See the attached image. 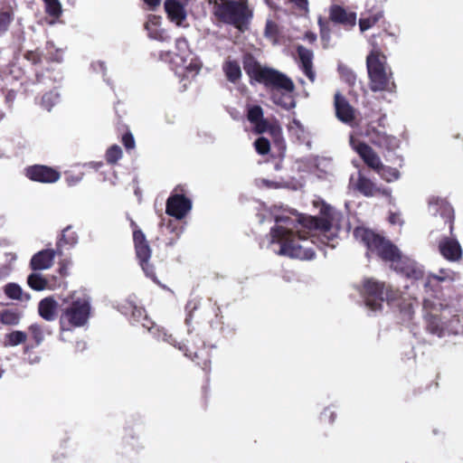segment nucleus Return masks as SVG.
Returning a JSON list of instances; mask_svg holds the SVG:
<instances>
[{"instance_id":"nucleus-1","label":"nucleus","mask_w":463,"mask_h":463,"mask_svg":"<svg viewBox=\"0 0 463 463\" xmlns=\"http://www.w3.org/2000/svg\"><path fill=\"white\" fill-rule=\"evenodd\" d=\"M288 219L276 218L277 223H288ZM298 222L303 230L294 232L283 225L277 224L273 226L269 231L270 243L279 245L277 254L280 256L312 260L316 255L315 250L302 243L310 239L313 244H317L318 241L326 244L329 237L326 233L331 231L333 220L328 216H301Z\"/></svg>"},{"instance_id":"nucleus-2","label":"nucleus","mask_w":463,"mask_h":463,"mask_svg":"<svg viewBox=\"0 0 463 463\" xmlns=\"http://www.w3.org/2000/svg\"><path fill=\"white\" fill-rule=\"evenodd\" d=\"M361 295L365 306L372 311H381L383 302L389 307L397 308L400 313L411 317L413 313L412 304L402 291L383 281L373 278L363 281Z\"/></svg>"},{"instance_id":"nucleus-3","label":"nucleus","mask_w":463,"mask_h":463,"mask_svg":"<svg viewBox=\"0 0 463 463\" xmlns=\"http://www.w3.org/2000/svg\"><path fill=\"white\" fill-rule=\"evenodd\" d=\"M354 237L362 242L368 252L376 254L383 261L392 262L394 269L405 273L407 277L419 279L422 277V271L416 269L399 267L402 254L399 249L383 235L364 227H356L353 232Z\"/></svg>"},{"instance_id":"nucleus-4","label":"nucleus","mask_w":463,"mask_h":463,"mask_svg":"<svg viewBox=\"0 0 463 463\" xmlns=\"http://www.w3.org/2000/svg\"><path fill=\"white\" fill-rule=\"evenodd\" d=\"M429 206L433 210L434 214H439L444 220L449 227V234L442 237L438 243L440 255L449 261H459L462 259L463 250L454 233V208L447 199L439 196H431L429 199Z\"/></svg>"},{"instance_id":"nucleus-5","label":"nucleus","mask_w":463,"mask_h":463,"mask_svg":"<svg viewBox=\"0 0 463 463\" xmlns=\"http://www.w3.org/2000/svg\"><path fill=\"white\" fill-rule=\"evenodd\" d=\"M209 4L217 22L233 26L241 33L249 29L253 11L248 0H209Z\"/></svg>"},{"instance_id":"nucleus-6","label":"nucleus","mask_w":463,"mask_h":463,"mask_svg":"<svg viewBox=\"0 0 463 463\" xmlns=\"http://www.w3.org/2000/svg\"><path fill=\"white\" fill-rule=\"evenodd\" d=\"M242 65L250 80L263 84L266 88L282 90L287 92H292L295 90V85L291 79L279 71L262 67L250 53H246L243 56Z\"/></svg>"},{"instance_id":"nucleus-7","label":"nucleus","mask_w":463,"mask_h":463,"mask_svg":"<svg viewBox=\"0 0 463 463\" xmlns=\"http://www.w3.org/2000/svg\"><path fill=\"white\" fill-rule=\"evenodd\" d=\"M423 309L427 330L433 335L442 336L445 332L457 333L460 323L458 315H452L448 306L436 304L431 299H424Z\"/></svg>"},{"instance_id":"nucleus-8","label":"nucleus","mask_w":463,"mask_h":463,"mask_svg":"<svg viewBox=\"0 0 463 463\" xmlns=\"http://www.w3.org/2000/svg\"><path fill=\"white\" fill-rule=\"evenodd\" d=\"M165 340L180 351L184 352V355L194 361L200 366L205 373L206 381L209 382V374L211 372V352L205 344L201 339H194L193 336L187 340V344H180L172 335H166Z\"/></svg>"},{"instance_id":"nucleus-9","label":"nucleus","mask_w":463,"mask_h":463,"mask_svg":"<svg viewBox=\"0 0 463 463\" xmlns=\"http://www.w3.org/2000/svg\"><path fill=\"white\" fill-rule=\"evenodd\" d=\"M71 298V303L62 310L60 317L61 330L83 326L90 317L91 307L88 298H75L74 295Z\"/></svg>"},{"instance_id":"nucleus-10","label":"nucleus","mask_w":463,"mask_h":463,"mask_svg":"<svg viewBox=\"0 0 463 463\" xmlns=\"http://www.w3.org/2000/svg\"><path fill=\"white\" fill-rule=\"evenodd\" d=\"M366 67L372 91H394L396 86L392 80V72L386 71V60L378 59L374 54H368Z\"/></svg>"},{"instance_id":"nucleus-11","label":"nucleus","mask_w":463,"mask_h":463,"mask_svg":"<svg viewBox=\"0 0 463 463\" xmlns=\"http://www.w3.org/2000/svg\"><path fill=\"white\" fill-rule=\"evenodd\" d=\"M24 58L33 66L36 83H55L61 79V71L52 67L49 62L45 67H42L43 53L38 50L26 51Z\"/></svg>"},{"instance_id":"nucleus-12","label":"nucleus","mask_w":463,"mask_h":463,"mask_svg":"<svg viewBox=\"0 0 463 463\" xmlns=\"http://www.w3.org/2000/svg\"><path fill=\"white\" fill-rule=\"evenodd\" d=\"M133 242L136 257L146 276L151 279L154 282L159 284L155 268L149 261L152 250L146 235L141 230H136L133 232Z\"/></svg>"},{"instance_id":"nucleus-13","label":"nucleus","mask_w":463,"mask_h":463,"mask_svg":"<svg viewBox=\"0 0 463 463\" xmlns=\"http://www.w3.org/2000/svg\"><path fill=\"white\" fill-rule=\"evenodd\" d=\"M364 136L373 146L388 152L394 151L400 146V140L396 137L379 129L373 122H369L366 125Z\"/></svg>"},{"instance_id":"nucleus-14","label":"nucleus","mask_w":463,"mask_h":463,"mask_svg":"<svg viewBox=\"0 0 463 463\" xmlns=\"http://www.w3.org/2000/svg\"><path fill=\"white\" fill-rule=\"evenodd\" d=\"M364 136L373 146L388 152L394 151L400 146V140L396 137L379 129L373 122H369L366 125Z\"/></svg>"},{"instance_id":"nucleus-15","label":"nucleus","mask_w":463,"mask_h":463,"mask_svg":"<svg viewBox=\"0 0 463 463\" xmlns=\"http://www.w3.org/2000/svg\"><path fill=\"white\" fill-rule=\"evenodd\" d=\"M24 175L29 180L42 184H54L61 178L58 168L40 164L26 166Z\"/></svg>"},{"instance_id":"nucleus-16","label":"nucleus","mask_w":463,"mask_h":463,"mask_svg":"<svg viewBox=\"0 0 463 463\" xmlns=\"http://www.w3.org/2000/svg\"><path fill=\"white\" fill-rule=\"evenodd\" d=\"M192 209V201L184 194H172L166 200L165 213L182 220Z\"/></svg>"},{"instance_id":"nucleus-17","label":"nucleus","mask_w":463,"mask_h":463,"mask_svg":"<svg viewBox=\"0 0 463 463\" xmlns=\"http://www.w3.org/2000/svg\"><path fill=\"white\" fill-rule=\"evenodd\" d=\"M329 21L341 25L345 30H351L356 24V13L348 11L339 5H332L328 11Z\"/></svg>"},{"instance_id":"nucleus-18","label":"nucleus","mask_w":463,"mask_h":463,"mask_svg":"<svg viewBox=\"0 0 463 463\" xmlns=\"http://www.w3.org/2000/svg\"><path fill=\"white\" fill-rule=\"evenodd\" d=\"M354 150L368 167L374 170L376 173H381V170L383 168V164L377 153L368 144L359 142L355 146Z\"/></svg>"},{"instance_id":"nucleus-19","label":"nucleus","mask_w":463,"mask_h":463,"mask_svg":"<svg viewBox=\"0 0 463 463\" xmlns=\"http://www.w3.org/2000/svg\"><path fill=\"white\" fill-rule=\"evenodd\" d=\"M336 118L343 123L352 124L355 119L354 109L349 104L345 97L336 92L334 97Z\"/></svg>"},{"instance_id":"nucleus-20","label":"nucleus","mask_w":463,"mask_h":463,"mask_svg":"<svg viewBox=\"0 0 463 463\" xmlns=\"http://www.w3.org/2000/svg\"><path fill=\"white\" fill-rule=\"evenodd\" d=\"M27 284L35 291H43L45 289L52 290L61 286V282H57L54 276L45 278L42 274L36 272L31 273L27 277Z\"/></svg>"},{"instance_id":"nucleus-21","label":"nucleus","mask_w":463,"mask_h":463,"mask_svg":"<svg viewBox=\"0 0 463 463\" xmlns=\"http://www.w3.org/2000/svg\"><path fill=\"white\" fill-rule=\"evenodd\" d=\"M56 254L57 250L52 249H46L38 251L32 257L30 260L31 269L36 271L51 268Z\"/></svg>"},{"instance_id":"nucleus-22","label":"nucleus","mask_w":463,"mask_h":463,"mask_svg":"<svg viewBox=\"0 0 463 463\" xmlns=\"http://www.w3.org/2000/svg\"><path fill=\"white\" fill-rule=\"evenodd\" d=\"M297 52L299 59V67L303 73L311 82L316 80V73L313 70V52L302 45L297 47Z\"/></svg>"},{"instance_id":"nucleus-23","label":"nucleus","mask_w":463,"mask_h":463,"mask_svg":"<svg viewBox=\"0 0 463 463\" xmlns=\"http://www.w3.org/2000/svg\"><path fill=\"white\" fill-rule=\"evenodd\" d=\"M354 189L366 197H373L381 192L376 184L366 177L361 171L358 172Z\"/></svg>"},{"instance_id":"nucleus-24","label":"nucleus","mask_w":463,"mask_h":463,"mask_svg":"<svg viewBox=\"0 0 463 463\" xmlns=\"http://www.w3.org/2000/svg\"><path fill=\"white\" fill-rule=\"evenodd\" d=\"M58 310V302L53 297H46L40 300L38 304V313L42 318L46 321L56 319Z\"/></svg>"},{"instance_id":"nucleus-25","label":"nucleus","mask_w":463,"mask_h":463,"mask_svg":"<svg viewBox=\"0 0 463 463\" xmlns=\"http://www.w3.org/2000/svg\"><path fill=\"white\" fill-rule=\"evenodd\" d=\"M175 59L182 61V65L175 69V73L181 78V80L194 77L201 70V66L198 62L190 61V62L186 63V60L184 56L180 54H175Z\"/></svg>"},{"instance_id":"nucleus-26","label":"nucleus","mask_w":463,"mask_h":463,"mask_svg":"<svg viewBox=\"0 0 463 463\" xmlns=\"http://www.w3.org/2000/svg\"><path fill=\"white\" fill-rule=\"evenodd\" d=\"M392 36V35L386 30H383L379 33L373 34L369 40V43L373 47L369 54H374L377 55L378 59L386 60V57L383 52L385 49L384 39L391 38Z\"/></svg>"},{"instance_id":"nucleus-27","label":"nucleus","mask_w":463,"mask_h":463,"mask_svg":"<svg viewBox=\"0 0 463 463\" xmlns=\"http://www.w3.org/2000/svg\"><path fill=\"white\" fill-rule=\"evenodd\" d=\"M165 10L171 21L180 23L185 19V12L184 6L177 0H165Z\"/></svg>"},{"instance_id":"nucleus-28","label":"nucleus","mask_w":463,"mask_h":463,"mask_svg":"<svg viewBox=\"0 0 463 463\" xmlns=\"http://www.w3.org/2000/svg\"><path fill=\"white\" fill-rule=\"evenodd\" d=\"M78 242L77 233L71 230V226H67L62 230L61 238L56 243L58 255H62V248L65 246L73 247Z\"/></svg>"},{"instance_id":"nucleus-29","label":"nucleus","mask_w":463,"mask_h":463,"mask_svg":"<svg viewBox=\"0 0 463 463\" xmlns=\"http://www.w3.org/2000/svg\"><path fill=\"white\" fill-rule=\"evenodd\" d=\"M222 70L226 79L232 83H236L241 78V70L237 61H225Z\"/></svg>"},{"instance_id":"nucleus-30","label":"nucleus","mask_w":463,"mask_h":463,"mask_svg":"<svg viewBox=\"0 0 463 463\" xmlns=\"http://www.w3.org/2000/svg\"><path fill=\"white\" fill-rule=\"evenodd\" d=\"M14 19V13L11 6L5 5L0 8V33H5L9 30Z\"/></svg>"},{"instance_id":"nucleus-31","label":"nucleus","mask_w":463,"mask_h":463,"mask_svg":"<svg viewBox=\"0 0 463 463\" xmlns=\"http://www.w3.org/2000/svg\"><path fill=\"white\" fill-rule=\"evenodd\" d=\"M383 19V13L382 11L370 14L365 17L359 19V28L361 32L367 31L377 24L381 20Z\"/></svg>"},{"instance_id":"nucleus-32","label":"nucleus","mask_w":463,"mask_h":463,"mask_svg":"<svg viewBox=\"0 0 463 463\" xmlns=\"http://www.w3.org/2000/svg\"><path fill=\"white\" fill-rule=\"evenodd\" d=\"M337 71L340 75V79L344 82H345L351 88H354L355 86L357 76L351 68L345 64H339L337 67Z\"/></svg>"},{"instance_id":"nucleus-33","label":"nucleus","mask_w":463,"mask_h":463,"mask_svg":"<svg viewBox=\"0 0 463 463\" xmlns=\"http://www.w3.org/2000/svg\"><path fill=\"white\" fill-rule=\"evenodd\" d=\"M20 314L14 309H3L0 311V323L4 326H16L20 321Z\"/></svg>"},{"instance_id":"nucleus-34","label":"nucleus","mask_w":463,"mask_h":463,"mask_svg":"<svg viewBox=\"0 0 463 463\" xmlns=\"http://www.w3.org/2000/svg\"><path fill=\"white\" fill-rule=\"evenodd\" d=\"M253 125H254V131L257 134H263L265 132H269L271 135L275 136V135L280 133V128L279 126L270 124L264 118H261L260 121H257V123H254Z\"/></svg>"},{"instance_id":"nucleus-35","label":"nucleus","mask_w":463,"mask_h":463,"mask_svg":"<svg viewBox=\"0 0 463 463\" xmlns=\"http://www.w3.org/2000/svg\"><path fill=\"white\" fill-rule=\"evenodd\" d=\"M44 3L45 13L57 20L61 17L62 14L61 5L59 0H43Z\"/></svg>"},{"instance_id":"nucleus-36","label":"nucleus","mask_w":463,"mask_h":463,"mask_svg":"<svg viewBox=\"0 0 463 463\" xmlns=\"http://www.w3.org/2000/svg\"><path fill=\"white\" fill-rule=\"evenodd\" d=\"M457 274L453 271L446 272L444 269L439 270V274L430 276L424 284L425 288H429L431 284H437L445 280L453 281Z\"/></svg>"},{"instance_id":"nucleus-37","label":"nucleus","mask_w":463,"mask_h":463,"mask_svg":"<svg viewBox=\"0 0 463 463\" xmlns=\"http://www.w3.org/2000/svg\"><path fill=\"white\" fill-rule=\"evenodd\" d=\"M279 24L272 21L268 20L266 22L265 29H264V35L267 39L272 41L274 43H278L279 38Z\"/></svg>"},{"instance_id":"nucleus-38","label":"nucleus","mask_w":463,"mask_h":463,"mask_svg":"<svg viewBox=\"0 0 463 463\" xmlns=\"http://www.w3.org/2000/svg\"><path fill=\"white\" fill-rule=\"evenodd\" d=\"M5 294L11 299L22 300L23 289L16 283H8L4 288Z\"/></svg>"},{"instance_id":"nucleus-39","label":"nucleus","mask_w":463,"mask_h":463,"mask_svg":"<svg viewBox=\"0 0 463 463\" xmlns=\"http://www.w3.org/2000/svg\"><path fill=\"white\" fill-rule=\"evenodd\" d=\"M109 164L114 165L122 157V149L118 145H113L108 148L105 155Z\"/></svg>"},{"instance_id":"nucleus-40","label":"nucleus","mask_w":463,"mask_h":463,"mask_svg":"<svg viewBox=\"0 0 463 463\" xmlns=\"http://www.w3.org/2000/svg\"><path fill=\"white\" fill-rule=\"evenodd\" d=\"M27 335L23 331H13L6 335V341L9 345L15 346L26 341Z\"/></svg>"},{"instance_id":"nucleus-41","label":"nucleus","mask_w":463,"mask_h":463,"mask_svg":"<svg viewBox=\"0 0 463 463\" xmlns=\"http://www.w3.org/2000/svg\"><path fill=\"white\" fill-rule=\"evenodd\" d=\"M247 118L251 123H257L263 118V109L260 105H253L248 108Z\"/></svg>"},{"instance_id":"nucleus-42","label":"nucleus","mask_w":463,"mask_h":463,"mask_svg":"<svg viewBox=\"0 0 463 463\" xmlns=\"http://www.w3.org/2000/svg\"><path fill=\"white\" fill-rule=\"evenodd\" d=\"M387 182H392L397 180L400 177V172L393 167L385 166L383 165V168L381 170V173H377Z\"/></svg>"},{"instance_id":"nucleus-43","label":"nucleus","mask_w":463,"mask_h":463,"mask_svg":"<svg viewBox=\"0 0 463 463\" xmlns=\"http://www.w3.org/2000/svg\"><path fill=\"white\" fill-rule=\"evenodd\" d=\"M28 330L32 335V338L35 342V345H41L44 339L43 329L42 326L38 324H33L29 326Z\"/></svg>"},{"instance_id":"nucleus-44","label":"nucleus","mask_w":463,"mask_h":463,"mask_svg":"<svg viewBox=\"0 0 463 463\" xmlns=\"http://www.w3.org/2000/svg\"><path fill=\"white\" fill-rule=\"evenodd\" d=\"M254 147L258 154L267 155L270 150V143L266 137H259L254 142Z\"/></svg>"},{"instance_id":"nucleus-45","label":"nucleus","mask_w":463,"mask_h":463,"mask_svg":"<svg viewBox=\"0 0 463 463\" xmlns=\"http://www.w3.org/2000/svg\"><path fill=\"white\" fill-rule=\"evenodd\" d=\"M59 96L57 93L53 91L46 92L42 97V106L45 108L46 109L50 110L52 107L54 105L56 100L58 99Z\"/></svg>"},{"instance_id":"nucleus-46","label":"nucleus","mask_w":463,"mask_h":463,"mask_svg":"<svg viewBox=\"0 0 463 463\" xmlns=\"http://www.w3.org/2000/svg\"><path fill=\"white\" fill-rule=\"evenodd\" d=\"M330 23L331 22L329 21V19L326 20L322 17L318 18L317 24H318L319 30H320V36L323 41L329 40V36H330L329 24H330Z\"/></svg>"},{"instance_id":"nucleus-47","label":"nucleus","mask_w":463,"mask_h":463,"mask_svg":"<svg viewBox=\"0 0 463 463\" xmlns=\"http://www.w3.org/2000/svg\"><path fill=\"white\" fill-rule=\"evenodd\" d=\"M175 48L179 52L178 54L182 55L188 51L189 44L184 37H180L175 40Z\"/></svg>"},{"instance_id":"nucleus-48","label":"nucleus","mask_w":463,"mask_h":463,"mask_svg":"<svg viewBox=\"0 0 463 463\" xmlns=\"http://www.w3.org/2000/svg\"><path fill=\"white\" fill-rule=\"evenodd\" d=\"M121 141L127 150L133 149L135 147V139L130 132L125 133Z\"/></svg>"},{"instance_id":"nucleus-49","label":"nucleus","mask_w":463,"mask_h":463,"mask_svg":"<svg viewBox=\"0 0 463 463\" xmlns=\"http://www.w3.org/2000/svg\"><path fill=\"white\" fill-rule=\"evenodd\" d=\"M70 264V261H68L67 260H63L59 262V269H58V272L59 274L61 276V277H66L68 276L69 274V271H68V266Z\"/></svg>"},{"instance_id":"nucleus-50","label":"nucleus","mask_w":463,"mask_h":463,"mask_svg":"<svg viewBox=\"0 0 463 463\" xmlns=\"http://www.w3.org/2000/svg\"><path fill=\"white\" fill-rule=\"evenodd\" d=\"M289 2L295 4V5L301 11L307 12L308 10V2L307 0H288Z\"/></svg>"},{"instance_id":"nucleus-51","label":"nucleus","mask_w":463,"mask_h":463,"mask_svg":"<svg viewBox=\"0 0 463 463\" xmlns=\"http://www.w3.org/2000/svg\"><path fill=\"white\" fill-rule=\"evenodd\" d=\"M321 416L324 418H328L330 423H333L336 418L335 413L333 411H331L329 408L325 409V411L322 412Z\"/></svg>"},{"instance_id":"nucleus-52","label":"nucleus","mask_w":463,"mask_h":463,"mask_svg":"<svg viewBox=\"0 0 463 463\" xmlns=\"http://www.w3.org/2000/svg\"><path fill=\"white\" fill-rule=\"evenodd\" d=\"M304 40L310 43H314L317 41V34L313 32L307 31L304 34Z\"/></svg>"},{"instance_id":"nucleus-53","label":"nucleus","mask_w":463,"mask_h":463,"mask_svg":"<svg viewBox=\"0 0 463 463\" xmlns=\"http://www.w3.org/2000/svg\"><path fill=\"white\" fill-rule=\"evenodd\" d=\"M145 313V310L141 307H134L133 308V311H132V316L137 319L136 320H138Z\"/></svg>"},{"instance_id":"nucleus-54","label":"nucleus","mask_w":463,"mask_h":463,"mask_svg":"<svg viewBox=\"0 0 463 463\" xmlns=\"http://www.w3.org/2000/svg\"><path fill=\"white\" fill-rule=\"evenodd\" d=\"M151 10H155L161 3V0H143Z\"/></svg>"},{"instance_id":"nucleus-55","label":"nucleus","mask_w":463,"mask_h":463,"mask_svg":"<svg viewBox=\"0 0 463 463\" xmlns=\"http://www.w3.org/2000/svg\"><path fill=\"white\" fill-rule=\"evenodd\" d=\"M389 222L392 223V224H396L400 222L399 220V215L396 214V213H391L390 217H389Z\"/></svg>"},{"instance_id":"nucleus-56","label":"nucleus","mask_w":463,"mask_h":463,"mask_svg":"<svg viewBox=\"0 0 463 463\" xmlns=\"http://www.w3.org/2000/svg\"><path fill=\"white\" fill-rule=\"evenodd\" d=\"M385 115H382L379 118H378V126L379 127H383V121L385 120Z\"/></svg>"},{"instance_id":"nucleus-57","label":"nucleus","mask_w":463,"mask_h":463,"mask_svg":"<svg viewBox=\"0 0 463 463\" xmlns=\"http://www.w3.org/2000/svg\"><path fill=\"white\" fill-rule=\"evenodd\" d=\"M132 229H133V232L136 231V230H140L138 228V226L137 225V223L134 222V221H131V223H130Z\"/></svg>"},{"instance_id":"nucleus-58","label":"nucleus","mask_w":463,"mask_h":463,"mask_svg":"<svg viewBox=\"0 0 463 463\" xmlns=\"http://www.w3.org/2000/svg\"><path fill=\"white\" fill-rule=\"evenodd\" d=\"M191 317H192V315L191 313L189 314L188 317L185 318V322L186 324H189V321L191 320Z\"/></svg>"},{"instance_id":"nucleus-59","label":"nucleus","mask_w":463,"mask_h":463,"mask_svg":"<svg viewBox=\"0 0 463 463\" xmlns=\"http://www.w3.org/2000/svg\"><path fill=\"white\" fill-rule=\"evenodd\" d=\"M203 393L206 394L208 392V386H203Z\"/></svg>"},{"instance_id":"nucleus-60","label":"nucleus","mask_w":463,"mask_h":463,"mask_svg":"<svg viewBox=\"0 0 463 463\" xmlns=\"http://www.w3.org/2000/svg\"><path fill=\"white\" fill-rule=\"evenodd\" d=\"M3 373H4V370H2V369L0 368V378L2 377Z\"/></svg>"}]
</instances>
